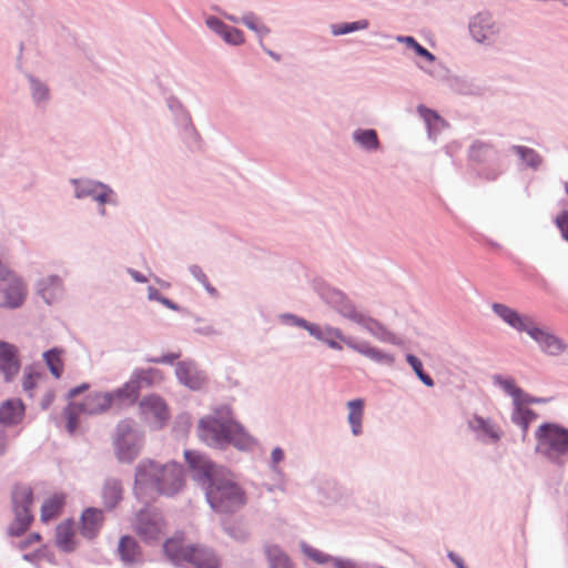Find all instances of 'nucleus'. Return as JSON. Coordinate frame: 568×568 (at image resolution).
Here are the masks:
<instances>
[{"mask_svg":"<svg viewBox=\"0 0 568 568\" xmlns=\"http://www.w3.org/2000/svg\"><path fill=\"white\" fill-rule=\"evenodd\" d=\"M447 558L455 565L456 568H468L464 559L455 551L449 550L447 552Z\"/></svg>","mask_w":568,"mask_h":568,"instance_id":"59","label":"nucleus"},{"mask_svg":"<svg viewBox=\"0 0 568 568\" xmlns=\"http://www.w3.org/2000/svg\"><path fill=\"white\" fill-rule=\"evenodd\" d=\"M184 462L191 479L203 489L221 469L226 466L220 465L211 459L206 454L194 449H184Z\"/></svg>","mask_w":568,"mask_h":568,"instance_id":"12","label":"nucleus"},{"mask_svg":"<svg viewBox=\"0 0 568 568\" xmlns=\"http://www.w3.org/2000/svg\"><path fill=\"white\" fill-rule=\"evenodd\" d=\"M278 321L283 325L295 326L305 329L316 341L322 342L327 347L334 351H342L344 343L351 349L366 356L371 361L392 367L395 363L394 355L386 353L377 347L372 346L366 341H358L352 336H347L338 327L326 324L321 326L316 323L308 322L293 313H282L278 315Z\"/></svg>","mask_w":568,"mask_h":568,"instance_id":"1","label":"nucleus"},{"mask_svg":"<svg viewBox=\"0 0 568 568\" xmlns=\"http://www.w3.org/2000/svg\"><path fill=\"white\" fill-rule=\"evenodd\" d=\"M312 287L318 295L321 301L335 311L338 315L347 318L365 328L371 335L383 343L392 345H402V338L397 337L393 332L378 320L365 315L356 310L355 303L342 290L331 285L323 278H314Z\"/></svg>","mask_w":568,"mask_h":568,"instance_id":"2","label":"nucleus"},{"mask_svg":"<svg viewBox=\"0 0 568 568\" xmlns=\"http://www.w3.org/2000/svg\"><path fill=\"white\" fill-rule=\"evenodd\" d=\"M205 24L229 45L239 47L245 42V36L241 29L226 24L219 17L209 16Z\"/></svg>","mask_w":568,"mask_h":568,"instance_id":"19","label":"nucleus"},{"mask_svg":"<svg viewBox=\"0 0 568 568\" xmlns=\"http://www.w3.org/2000/svg\"><path fill=\"white\" fill-rule=\"evenodd\" d=\"M14 514L16 519L9 527V534L11 536H20L28 530L32 523L33 516L31 511H27L24 508L23 510H18V513Z\"/></svg>","mask_w":568,"mask_h":568,"instance_id":"42","label":"nucleus"},{"mask_svg":"<svg viewBox=\"0 0 568 568\" xmlns=\"http://www.w3.org/2000/svg\"><path fill=\"white\" fill-rule=\"evenodd\" d=\"M168 523L163 514L144 503V544L154 545L166 534Z\"/></svg>","mask_w":568,"mask_h":568,"instance_id":"15","label":"nucleus"},{"mask_svg":"<svg viewBox=\"0 0 568 568\" xmlns=\"http://www.w3.org/2000/svg\"><path fill=\"white\" fill-rule=\"evenodd\" d=\"M396 40L399 43L405 44L407 49L413 50L417 57L424 59L427 62H435V54L422 45L413 36H398Z\"/></svg>","mask_w":568,"mask_h":568,"instance_id":"37","label":"nucleus"},{"mask_svg":"<svg viewBox=\"0 0 568 568\" xmlns=\"http://www.w3.org/2000/svg\"><path fill=\"white\" fill-rule=\"evenodd\" d=\"M491 311L508 326L517 332L528 333L534 321L531 317L520 314L517 310L498 302L491 304Z\"/></svg>","mask_w":568,"mask_h":568,"instance_id":"18","label":"nucleus"},{"mask_svg":"<svg viewBox=\"0 0 568 568\" xmlns=\"http://www.w3.org/2000/svg\"><path fill=\"white\" fill-rule=\"evenodd\" d=\"M417 113L424 120L428 135L439 133L442 129L448 126V122L434 109L419 104L417 106Z\"/></svg>","mask_w":568,"mask_h":568,"instance_id":"26","label":"nucleus"},{"mask_svg":"<svg viewBox=\"0 0 568 568\" xmlns=\"http://www.w3.org/2000/svg\"><path fill=\"white\" fill-rule=\"evenodd\" d=\"M353 141L367 152L381 150L382 144L375 129L358 128L352 133Z\"/></svg>","mask_w":568,"mask_h":568,"instance_id":"28","label":"nucleus"},{"mask_svg":"<svg viewBox=\"0 0 568 568\" xmlns=\"http://www.w3.org/2000/svg\"><path fill=\"white\" fill-rule=\"evenodd\" d=\"M263 554L266 558L268 568H294L290 556L277 544L265 542Z\"/></svg>","mask_w":568,"mask_h":568,"instance_id":"24","label":"nucleus"},{"mask_svg":"<svg viewBox=\"0 0 568 568\" xmlns=\"http://www.w3.org/2000/svg\"><path fill=\"white\" fill-rule=\"evenodd\" d=\"M146 291H148V298L150 301H156V302H160V300L164 296L162 295L158 288H155L154 286L152 285H149L146 287Z\"/></svg>","mask_w":568,"mask_h":568,"instance_id":"63","label":"nucleus"},{"mask_svg":"<svg viewBox=\"0 0 568 568\" xmlns=\"http://www.w3.org/2000/svg\"><path fill=\"white\" fill-rule=\"evenodd\" d=\"M215 12L220 13L221 16H223L226 20L233 22V23H241V18L234 16V14H231V13H227L226 11L222 10L219 6H214L212 8Z\"/></svg>","mask_w":568,"mask_h":568,"instance_id":"62","label":"nucleus"},{"mask_svg":"<svg viewBox=\"0 0 568 568\" xmlns=\"http://www.w3.org/2000/svg\"><path fill=\"white\" fill-rule=\"evenodd\" d=\"M202 490L210 508L216 514L233 515L247 504L245 489L227 467L215 474Z\"/></svg>","mask_w":568,"mask_h":568,"instance_id":"5","label":"nucleus"},{"mask_svg":"<svg viewBox=\"0 0 568 568\" xmlns=\"http://www.w3.org/2000/svg\"><path fill=\"white\" fill-rule=\"evenodd\" d=\"M39 292L43 300L50 304L62 295V283L58 276H48L39 284Z\"/></svg>","mask_w":568,"mask_h":568,"instance_id":"31","label":"nucleus"},{"mask_svg":"<svg viewBox=\"0 0 568 568\" xmlns=\"http://www.w3.org/2000/svg\"><path fill=\"white\" fill-rule=\"evenodd\" d=\"M535 438L536 454H540L557 467H564L567 464L568 427L555 422H544L536 429Z\"/></svg>","mask_w":568,"mask_h":568,"instance_id":"8","label":"nucleus"},{"mask_svg":"<svg viewBox=\"0 0 568 568\" xmlns=\"http://www.w3.org/2000/svg\"><path fill=\"white\" fill-rule=\"evenodd\" d=\"M181 352H168L161 356H146L144 361L153 364L174 365V375L178 383L191 392H202L210 385L207 372L191 357L180 359Z\"/></svg>","mask_w":568,"mask_h":568,"instance_id":"7","label":"nucleus"},{"mask_svg":"<svg viewBox=\"0 0 568 568\" xmlns=\"http://www.w3.org/2000/svg\"><path fill=\"white\" fill-rule=\"evenodd\" d=\"M41 382L43 376L40 373H28L23 378V389L31 393Z\"/></svg>","mask_w":568,"mask_h":568,"instance_id":"50","label":"nucleus"},{"mask_svg":"<svg viewBox=\"0 0 568 568\" xmlns=\"http://www.w3.org/2000/svg\"><path fill=\"white\" fill-rule=\"evenodd\" d=\"M163 306L168 307L169 310H172L174 312H185V308H183L182 306H180L178 303H175L174 301L168 298L166 296H163L160 302Z\"/></svg>","mask_w":568,"mask_h":568,"instance_id":"60","label":"nucleus"},{"mask_svg":"<svg viewBox=\"0 0 568 568\" xmlns=\"http://www.w3.org/2000/svg\"><path fill=\"white\" fill-rule=\"evenodd\" d=\"M223 530L230 537L236 540H245L246 534L237 526L234 525H225L223 526Z\"/></svg>","mask_w":568,"mask_h":568,"instance_id":"55","label":"nucleus"},{"mask_svg":"<svg viewBox=\"0 0 568 568\" xmlns=\"http://www.w3.org/2000/svg\"><path fill=\"white\" fill-rule=\"evenodd\" d=\"M493 384L499 386L507 395L513 397V404L518 402V397L523 395V388H520L511 376H503L500 374H494L491 376Z\"/></svg>","mask_w":568,"mask_h":568,"instance_id":"34","label":"nucleus"},{"mask_svg":"<svg viewBox=\"0 0 568 568\" xmlns=\"http://www.w3.org/2000/svg\"><path fill=\"white\" fill-rule=\"evenodd\" d=\"M24 414V405L20 399H8L0 406V423L14 425L21 422Z\"/></svg>","mask_w":568,"mask_h":568,"instance_id":"27","label":"nucleus"},{"mask_svg":"<svg viewBox=\"0 0 568 568\" xmlns=\"http://www.w3.org/2000/svg\"><path fill=\"white\" fill-rule=\"evenodd\" d=\"M28 295L26 282L0 261V307L18 308Z\"/></svg>","mask_w":568,"mask_h":568,"instance_id":"11","label":"nucleus"},{"mask_svg":"<svg viewBox=\"0 0 568 568\" xmlns=\"http://www.w3.org/2000/svg\"><path fill=\"white\" fill-rule=\"evenodd\" d=\"M365 400L363 398H354L347 402L348 416L347 422L354 436L363 434V414Z\"/></svg>","mask_w":568,"mask_h":568,"instance_id":"29","label":"nucleus"},{"mask_svg":"<svg viewBox=\"0 0 568 568\" xmlns=\"http://www.w3.org/2000/svg\"><path fill=\"white\" fill-rule=\"evenodd\" d=\"M475 240L488 245L489 247H491L494 250L503 251L507 257L513 258V254L510 252L504 251L503 246L499 243L485 236L484 234H477Z\"/></svg>","mask_w":568,"mask_h":568,"instance_id":"54","label":"nucleus"},{"mask_svg":"<svg viewBox=\"0 0 568 568\" xmlns=\"http://www.w3.org/2000/svg\"><path fill=\"white\" fill-rule=\"evenodd\" d=\"M55 544L67 552L73 551L77 547L75 531L72 520H64L55 529Z\"/></svg>","mask_w":568,"mask_h":568,"instance_id":"25","label":"nucleus"},{"mask_svg":"<svg viewBox=\"0 0 568 568\" xmlns=\"http://www.w3.org/2000/svg\"><path fill=\"white\" fill-rule=\"evenodd\" d=\"M194 332L196 334H200L203 336H211V335L219 334V332L212 325L196 327V328H194Z\"/></svg>","mask_w":568,"mask_h":568,"instance_id":"61","label":"nucleus"},{"mask_svg":"<svg viewBox=\"0 0 568 568\" xmlns=\"http://www.w3.org/2000/svg\"><path fill=\"white\" fill-rule=\"evenodd\" d=\"M189 271L190 273L193 275V277L200 282L201 284L206 282L207 280V276L206 274L203 272L202 267L197 264H192L189 266Z\"/></svg>","mask_w":568,"mask_h":568,"instance_id":"56","label":"nucleus"},{"mask_svg":"<svg viewBox=\"0 0 568 568\" xmlns=\"http://www.w3.org/2000/svg\"><path fill=\"white\" fill-rule=\"evenodd\" d=\"M504 152L491 142L476 139L467 150V160L477 178L487 182L497 181L507 170Z\"/></svg>","mask_w":568,"mask_h":568,"instance_id":"9","label":"nucleus"},{"mask_svg":"<svg viewBox=\"0 0 568 568\" xmlns=\"http://www.w3.org/2000/svg\"><path fill=\"white\" fill-rule=\"evenodd\" d=\"M468 426L470 429H473L475 432H481L494 443L500 440V438H501V433L497 428L494 427V425L490 423V420L488 418H484L477 414L474 415L473 420H469Z\"/></svg>","mask_w":568,"mask_h":568,"instance_id":"32","label":"nucleus"},{"mask_svg":"<svg viewBox=\"0 0 568 568\" xmlns=\"http://www.w3.org/2000/svg\"><path fill=\"white\" fill-rule=\"evenodd\" d=\"M12 501L14 507V513L18 510L31 511L30 507L32 505V490L30 487L24 485H19L14 487L12 493Z\"/></svg>","mask_w":568,"mask_h":568,"instance_id":"35","label":"nucleus"},{"mask_svg":"<svg viewBox=\"0 0 568 568\" xmlns=\"http://www.w3.org/2000/svg\"><path fill=\"white\" fill-rule=\"evenodd\" d=\"M197 436L209 447L225 450L234 447L242 453L253 452L258 440L236 419L204 416L197 425Z\"/></svg>","mask_w":568,"mask_h":568,"instance_id":"3","label":"nucleus"},{"mask_svg":"<svg viewBox=\"0 0 568 568\" xmlns=\"http://www.w3.org/2000/svg\"><path fill=\"white\" fill-rule=\"evenodd\" d=\"M510 151L518 155L525 168L537 171L542 164V156L532 148L514 144L510 146Z\"/></svg>","mask_w":568,"mask_h":568,"instance_id":"30","label":"nucleus"},{"mask_svg":"<svg viewBox=\"0 0 568 568\" xmlns=\"http://www.w3.org/2000/svg\"><path fill=\"white\" fill-rule=\"evenodd\" d=\"M138 430L134 429L131 422L124 420L118 425V436L115 445L116 455L121 462L130 463L138 456Z\"/></svg>","mask_w":568,"mask_h":568,"instance_id":"13","label":"nucleus"},{"mask_svg":"<svg viewBox=\"0 0 568 568\" xmlns=\"http://www.w3.org/2000/svg\"><path fill=\"white\" fill-rule=\"evenodd\" d=\"M150 414L154 418L153 428H164L170 419L171 412L165 399L155 393L144 395V415Z\"/></svg>","mask_w":568,"mask_h":568,"instance_id":"17","label":"nucleus"},{"mask_svg":"<svg viewBox=\"0 0 568 568\" xmlns=\"http://www.w3.org/2000/svg\"><path fill=\"white\" fill-rule=\"evenodd\" d=\"M166 106L170 110L173 122L178 129L179 136L184 145L192 152L201 149V135L193 124L191 113L179 98L169 95Z\"/></svg>","mask_w":568,"mask_h":568,"instance_id":"10","label":"nucleus"},{"mask_svg":"<svg viewBox=\"0 0 568 568\" xmlns=\"http://www.w3.org/2000/svg\"><path fill=\"white\" fill-rule=\"evenodd\" d=\"M103 511L98 508H87L81 516V534L89 539L94 538L102 527Z\"/></svg>","mask_w":568,"mask_h":568,"instance_id":"22","label":"nucleus"},{"mask_svg":"<svg viewBox=\"0 0 568 568\" xmlns=\"http://www.w3.org/2000/svg\"><path fill=\"white\" fill-rule=\"evenodd\" d=\"M449 82L452 90L463 95H471L478 91V87L466 78L454 77Z\"/></svg>","mask_w":568,"mask_h":568,"instance_id":"45","label":"nucleus"},{"mask_svg":"<svg viewBox=\"0 0 568 568\" xmlns=\"http://www.w3.org/2000/svg\"><path fill=\"white\" fill-rule=\"evenodd\" d=\"M63 349L52 348L43 354L47 366L55 378L61 377L63 373Z\"/></svg>","mask_w":568,"mask_h":568,"instance_id":"39","label":"nucleus"},{"mask_svg":"<svg viewBox=\"0 0 568 568\" xmlns=\"http://www.w3.org/2000/svg\"><path fill=\"white\" fill-rule=\"evenodd\" d=\"M303 552L313 561H315L318 565H326L328 562H333L334 556H331L328 554H325L314 547H311L308 545L303 546Z\"/></svg>","mask_w":568,"mask_h":568,"instance_id":"46","label":"nucleus"},{"mask_svg":"<svg viewBox=\"0 0 568 568\" xmlns=\"http://www.w3.org/2000/svg\"><path fill=\"white\" fill-rule=\"evenodd\" d=\"M539 346L540 351L549 356H558L567 348V344L559 336L535 325L527 333Z\"/></svg>","mask_w":568,"mask_h":568,"instance_id":"16","label":"nucleus"},{"mask_svg":"<svg viewBox=\"0 0 568 568\" xmlns=\"http://www.w3.org/2000/svg\"><path fill=\"white\" fill-rule=\"evenodd\" d=\"M369 27L367 19H361L351 22H341L331 24V32L335 37L349 34L356 31L365 30Z\"/></svg>","mask_w":568,"mask_h":568,"instance_id":"38","label":"nucleus"},{"mask_svg":"<svg viewBox=\"0 0 568 568\" xmlns=\"http://www.w3.org/2000/svg\"><path fill=\"white\" fill-rule=\"evenodd\" d=\"M142 387V375L134 373L129 382H126L121 388H118L111 393L115 408L132 405L136 402Z\"/></svg>","mask_w":568,"mask_h":568,"instance_id":"20","label":"nucleus"},{"mask_svg":"<svg viewBox=\"0 0 568 568\" xmlns=\"http://www.w3.org/2000/svg\"><path fill=\"white\" fill-rule=\"evenodd\" d=\"M162 551L166 560L176 568H221L219 554L210 546L194 542L185 544V532L176 530L162 541Z\"/></svg>","mask_w":568,"mask_h":568,"instance_id":"4","label":"nucleus"},{"mask_svg":"<svg viewBox=\"0 0 568 568\" xmlns=\"http://www.w3.org/2000/svg\"><path fill=\"white\" fill-rule=\"evenodd\" d=\"M122 497V488L119 481L108 480L102 490V498L104 506L108 509H112L116 506Z\"/></svg>","mask_w":568,"mask_h":568,"instance_id":"36","label":"nucleus"},{"mask_svg":"<svg viewBox=\"0 0 568 568\" xmlns=\"http://www.w3.org/2000/svg\"><path fill=\"white\" fill-rule=\"evenodd\" d=\"M555 225L560 232L562 240L568 242V210L561 211L555 219Z\"/></svg>","mask_w":568,"mask_h":568,"instance_id":"48","label":"nucleus"},{"mask_svg":"<svg viewBox=\"0 0 568 568\" xmlns=\"http://www.w3.org/2000/svg\"><path fill=\"white\" fill-rule=\"evenodd\" d=\"M537 417L538 414L534 409L529 407H524L523 405L517 406V404H514V409L510 419L515 425L532 422Z\"/></svg>","mask_w":568,"mask_h":568,"instance_id":"44","label":"nucleus"},{"mask_svg":"<svg viewBox=\"0 0 568 568\" xmlns=\"http://www.w3.org/2000/svg\"><path fill=\"white\" fill-rule=\"evenodd\" d=\"M241 23L255 32L261 39L271 32V29L261 22L260 18L252 11H248L241 17Z\"/></svg>","mask_w":568,"mask_h":568,"instance_id":"43","label":"nucleus"},{"mask_svg":"<svg viewBox=\"0 0 568 568\" xmlns=\"http://www.w3.org/2000/svg\"><path fill=\"white\" fill-rule=\"evenodd\" d=\"M164 374L155 367L144 368V386L159 385L163 382Z\"/></svg>","mask_w":568,"mask_h":568,"instance_id":"47","label":"nucleus"},{"mask_svg":"<svg viewBox=\"0 0 568 568\" xmlns=\"http://www.w3.org/2000/svg\"><path fill=\"white\" fill-rule=\"evenodd\" d=\"M64 495L62 494H54L49 497L41 507V520L48 523L55 518L64 505Z\"/></svg>","mask_w":568,"mask_h":568,"instance_id":"33","label":"nucleus"},{"mask_svg":"<svg viewBox=\"0 0 568 568\" xmlns=\"http://www.w3.org/2000/svg\"><path fill=\"white\" fill-rule=\"evenodd\" d=\"M406 362L412 367L417 378L427 387L435 385L434 378L424 369L423 362L415 354H406Z\"/></svg>","mask_w":568,"mask_h":568,"instance_id":"41","label":"nucleus"},{"mask_svg":"<svg viewBox=\"0 0 568 568\" xmlns=\"http://www.w3.org/2000/svg\"><path fill=\"white\" fill-rule=\"evenodd\" d=\"M468 29L476 42L489 44L500 33L501 24L489 12H479L470 20Z\"/></svg>","mask_w":568,"mask_h":568,"instance_id":"14","label":"nucleus"},{"mask_svg":"<svg viewBox=\"0 0 568 568\" xmlns=\"http://www.w3.org/2000/svg\"><path fill=\"white\" fill-rule=\"evenodd\" d=\"M20 368L14 346L0 342V369L4 374L6 379L10 381Z\"/></svg>","mask_w":568,"mask_h":568,"instance_id":"23","label":"nucleus"},{"mask_svg":"<svg viewBox=\"0 0 568 568\" xmlns=\"http://www.w3.org/2000/svg\"><path fill=\"white\" fill-rule=\"evenodd\" d=\"M79 406H70L64 410V416L67 418V428L68 430L73 434L75 429L78 428V414H79Z\"/></svg>","mask_w":568,"mask_h":568,"instance_id":"49","label":"nucleus"},{"mask_svg":"<svg viewBox=\"0 0 568 568\" xmlns=\"http://www.w3.org/2000/svg\"><path fill=\"white\" fill-rule=\"evenodd\" d=\"M41 541V536L37 532L31 534L28 536L24 540H22L19 544L20 550H26L28 547H30L32 544H39Z\"/></svg>","mask_w":568,"mask_h":568,"instance_id":"58","label":"nucleus"},{"mask_svg":"<svg viewBox=\"0 0 568 568\" xmlns=\"http://www.w3.org/2000/svg\"><path fill=\"white\" fill-rule=\"evenodd\" d=\"M285 458V453L281 447H274L271 453V460H270V468L273 471H280L278 470V464L283 462Z\"/></svg>","mask_w":568,"mask_h":568,"instance_id":"53","label":"nucleus"},{"mask_svg":"<svg viewBox=\"0 0 568 568\" xmlns=\"http://www.w3.org/2000/svg\"><path fill=\"white\" fill-rule=\"evenodd\" d=\"M110 408H115L113 398L110 392H94L89 394L84 400L79 405V412L97 415L106 412Z\"/></svg>","mask_w":568,"mask_h":568,"instance_id":"21","label":"nucleus"},{"mask_svg":"<svg viewBox=\"0 0 568 568\" xmlns=\"http://www.w3.org/2000/svg\"><path fill=\"white\" fill-rule=\"evenodd\" d=\"M550 399L549 398H546V397H536V396H532L528 393H526L524 389H523V395H520L518 397V402H516L517 406L518 405H530V404H546L548 403Z\"/></svg>","mask_w":568,"mask_h":568,"instance_id":"52","label":"nucleus"},{"mask_svg":"<svg viewBox=\"0 0 568 568\" xmlns=\"http://www.w3.org/2000/svg\"><path fill=\"white\" fill-rule=\"evenodd\" d=\"M119 552L124 562H133L139 555L138 542L130 536H124L119 542Z\"/></svg>","mask_w":568,"mask_h":568,"instance_id":"40","label":"nucleus"},{"mask_svg":"<svg viewBox=\"0 0 568 568\" xmlns=\"http://www.w3.org/2000/svg\"><path fill=\"white\" fill-rule=\"evenodd\" d=\"M334 568H357L356 564L349 558L334 557Z\"/></svg>","mask_w":568,"mask_h":568,"instance_id":"57","label":"nucleus"},{"mask_svg":"<svg viewBox=\"0 0 568 568\" xmlns=\"http://www.w3.org/2000/svg\"><path fill=\"white\" fill-rule=\"evenodd\" d=\"M88 194H93L95 200L101 203H105L109 201V196L112 194V191L106 186L99 184L95 185L93 190H89Z\"/></svg>","mask_w":568,"mask_h":568,"instance_id":"51","label":"nucleus"},{"mask_svg":"<svg viewBox=\"0 0 568 568\" xmlns=\"http://www.w3.org/2000/svg\"><path fill=\"white\" fill-rule=\"evenodd\" d=\"M33 97L38 100L45 99L48 97V89L43 85L36 84L33 89Z\"/></svg>","mask_w":568,"mask_h":568,"instance_id":"64","label":"nucleus"},{"mask_svg":"<svg viewBox=\"0 0 568 568\" xmlns=\"http://www.w3.org/2000/svg\"><path fill=\"white\" fill-rule=\"evenodd\" d=\"M185 468L170 460L161 464L154 459H144V489H153L159 495L172 498L185 488Z\"/></svg>","mask_w":568,"mask_h":568,"instance_id":"6","label":"nucleus"}]
</instances>
